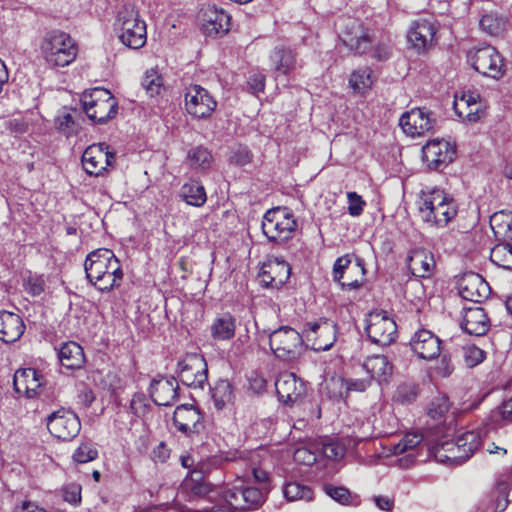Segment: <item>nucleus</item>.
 <instances>
[{
  "label": "nucleus",
  "instance_id": "nucleus-23",
  "mask_svg": "<svg viewBox=\"0 0 512 512\" xmlns=\"http://www.w3.org/2000/svg\"><path fill=\"white\" fill-rule=\"evenodd\" d=\"M458 291L464 300L480 303L488 298L490 287L481 275L469 272L458 281Z\"/></svg>",
  "mask_w": 512,
  "mask_h": 512
},
{
  "label": "nucleus",
  "instance_id": "nucleus-33",
  "mask_svg": "<svg viewBox=\"0 0 512 512\" xmlns=\"http://www.w3.org/2000/svg\"><path fill=\"white\" fill-rule=\"evenodd\" d=\"M480 96L474 92L463 93L460 97H455L454 109L457 115L470 122L479 119L481 105L479 103Z\"/></svg>",
  "mask_w": 512,
  "mask_h": 512
},
{
  "label": "nucleus",
  "instance_id": "nucleus-7",
  "mask_svg": "<svg viewBox=\"0 0 512 512\" xmlns=\"http://www.w3.org/2000/svg\"><path fill=\"white\" fill-rule=\"evenodd\" d=\"M269 344L274 355L286 361H294L305 350L302 335L289 326L274 330L269 335Z\"/></svg>",
  "mask_w": 512,
  "mask_h": 512
},
{
  "label": "nucleus",
  "instance_id": "nucleus-46",
  "mask_svg": "<svg viewBox=\"0 0 512 512\" xmlns=\"http://www.w3.org/2000/svg\"><path fill=\"white\" fill-rule=\"evenodd\" d=\"M325 392L330 399L341 400L347 398L346 378L332 376L325 381Z\"/></svg>",
  "mask_w": 512,
  "mask_h": 512
},
{
  "label": "nucleus",
  "instance_id": "nucleus-52",
  "mask_svg": "<svg viewBox=\"0 0 512 512\" xmlns=\"http://www.w3.org/2000/svg\"><path fill=\"white\" fill-rule=\"evenodd\" d=\"M98 456V451L88 443L81 444L74 452L73 459L78 463H87Z\"/></svg>",
  "mask_w": 512,
  "mask_h": 512
},
{
  "label": "nucleus",
  "instance_id": "nucleus-42",
  "mask_svg": "<svg viewBox=\"0 0 512 512\" xmlns=\"http://www.w3.org/2000/svg\"><path fill=\"white\" fill-rule=\"evenodd\" d=\"M372 84V70L368 67L359 68L350 75L349 86L356 93L364 94Z\"/></svg>",
  "mask_w": 512,
  "mask_h": 512
},
{
  "label": "nucleus",
  "instance_id": "nucleus-13",
  "mask_svg": "<svg viewBox=\"0 0 512 512\" xmlns=\"http://www.w3.org/2000/svg\"><path fill=\"white\" fill-rule=\"evenodd\" d=\"M468 59L472 67L482 75L497 79L504 72L502 57L490 45L471 50L468 54Z\"/></svg>",
  "mask_w": 512,
  "mask_h": 512
},
{
  "label": "nucleus",
  "instance_id": "nucleus-57",
  "mask_svg": "<svg viewBox=\"0 0 512 512\" xmlns=\"http://www.w3.org/2000/svg\"><path fill=\"white\" fill-rule=\"evenodd\" d=\"M323 455L330 460H339L345 455V448L337 442H326L322 445Z\"/></svg>",
  "mask_w": 512,
  "mask_h": 512
},
{
  "label": "nucleus",
  "instance_id": "nucleus-62",
  "mask_svg": "<svg viewBox=\"0 0 512 512\" xmlns=\"http://www.w3.org/2000/svg\"><path fill=\"white\" fill-rule=\"evenodd\" d=\"M294 459L301 464L312 465L316 462L317 457L316 454L311 452L309 449L301 447L296 449L294 452Z\"/></svg>",
  "mask_w": 512,
  "mask_h": 512
},
{
  "label": "nucleus",
  "instance_id": "nucleus-24",
  "mask_svg": "<svg viewBox=\"0 0 512 512\" xmlns=\"http://www.w3.org/2000/svg\"><path fill=\"white\" fill-rule=\"evenodd\" d=\"M412 352L420 359L432 360L441 352V340L431 331L421 329L415 332L409 342Z\"/></svg>",
  "mask_w": 512,
  "mask_h": 512
},
{
  "label": "nucleus",
  "instance_id": "nucleus-19",
  "mask_svg": "<svg viewBox=\"0 0 512 512\" xmlns=\"http://www.w3.org/2000/svg\"><path fill=\"white\" fill-rule=\"evenodd\" d=\"M224 500L234 509L249 510L264 502L263 492L256 487L233 486L223 492Z\"/></svg>",
  "mask_w": 512,
  "mask_h": 512
},
{
  "label": "nucleus",
  "instance_id": "nucleus-53",
  "mask_svg": "<svg viewBox=\"0 0 512 512\" xmlns=\"http://www.w3.org/2000/svg\"><path fill=\"white\" fill-rule=\"evenodd\" d=\"M464 359L468 367H474L481 363L485 358V353L482 349L474 345H467L463 347Z\"/></svg>",
  "mask_w": 512,
  "mask_h": 512
},
{
  "label": "nucleus",
  "instance_id": "nucleus-28",
  "mask_svg": "<svg viewBox=\"0 0 512 512\" xmlns=\"http://www.w3.org/2000/svg\"><path fill=\"white\" fill-rule=\"evenodd\" d=\"M407 266L413 276L428 278L433 274L436 265L432 253L423 248H416L408 255Z\"/></svg>",
  "mask_w": 512,
  "mask_h": 512
},
{
  "label": "nucleus",
  "instance_id": "nucleus-26",
  "mask_svg": "<svg viewBox=\"0 0 512 512\" xmlns=\"http://www.w3.org/2000/svg\"><path fill=\"white\" fill-rule=\"evenodd\" d=\"M290 274V265L275 258L263 265L259 277L264 286L278 289L288 281Z\"/></svg>",
  "mask_w": 512,
  "mask_h": 512
},
{
  "label": "nucleus",
  "instance_id": "nucleus-59",
  "mask_svg": "<svg viewBox=\"0 0 512 512\" xmlns=\"http://www.w3.org/2000/svg\"><path fill=\"white\" fill-rule=\"evenodd\" d=\"M370 385L369 378H346L347 396L350 392H364Z\"/></svg>",
  "mask_w": 512,
  "mask_h": 512
},
{
  "label": "nucleus",
  "instance_id": "nucleus-63",
  "mask_svg": "<svg viewBox=\"0 0 512 512\" xmlns=\"http://www.w3.org/2000/svg\"><path fill=\"white\" fill-rule=\"evenodd\" d=\"M191 493L195 496H204L210 492V486L204 481L192 478L187 484Z\"/></svg>",
  "mask_w": 512,
  "mask_h": 512
},
{
  "label": "nucleus",
  "instance_id": "nucleus-30",
  "mask_svg": "<svg viewBox=\"0 0 512 512\" xmlns=\"http://www.w3.org/2000/svg\"><path fill=\"white\" fill-rule=\"evenodd\" d=\"M25 331L22 318L13 312L0 311V340L4 343H14Z\"/></svg>",
  "mask_w": 512,
  "mask_h": 512
},
{
  "label": "nucleus",
  "instance_id": "nucleus-12",
  "mask_svg": "<svg viewBox=\"0 0 512 512\" xmlns=\"http://www.w3.org/2000/svg\"><path fill=\"white\" fill-rule=\"evenodd\" d=\"M46 425L51 435L63 441L72 440L81 429V422L77 414L65 408L48 415Z\"/></svg>",
  "mask_w": 512,
  "mask_h": 512
},
{
  "label": "nucleus",
  "instance_id": "nucleus-31",
  "mask_svg": "<svg viewBox=\"0 0 512 512\" xmlns=\"http://www.w3.org/2000/svg\"><path fill=\"white\" fill-rule=\"evenodd\" d=\"M432 452L438 462L448 465H460L469 459L456 440L438 443Z\"/></svg>",
  "mask_w": 512,
  "mask_h": 512
},
{
  "label": "nucleus",
  "instance_id": "nucleus-38",
  "mask_svg": "<svg viewBox=\"0 0 512 512\" xmlns=\"http://www.w3.org/2000/svg\"><path fill=\"white\" fill-rule=\"evenodd\" d=\"M235 319L230 314H224L214 320L211 325V335L215 340H229L235 335Z\"/></svg>",
  "mask_w": 512,
  "mask_h": 512
},
{
  "label": "nucleus",
  "instance_id": "nucleus-47",
  "mask_svg": "<svg viewBox=\"0 0 512 512\" xmlns=\"http://www.w3.org/2000/svg\"><path fill=\"white\" fill-rule=\"evenodd\" d=\"M284 496L288 501L304 500L308 502L313 499V491L298 482H290L284 487Z\"/></svg>",
  "mask_w": 512,
  "mask_h": 512
},
{
  "label": "nucleus",
  "instance_id": "nucleus-27",
  "mask_svg": "<svg viewBox=\"0 0 512 512\" xmlns=\"http://www.w3.org/2000/svg\"><path fill=\"white\" fill-rule=\"evenodd\" d=\"M461 328L469 335L482 336L490 327V320L480 306L465 307L463 309Z\"/></svg>",
  "mask_w": 512,
  "mask_h": 512
},
{
  "label": "nucleus",
  "instance_id": "nucleus-49",
  "mask_svg": "<svg viewBox=\"0 0 512 512\" xmlns=\"http://www.w3.org/2000/svg\"><path fill=\"white\" fill-rule=\"evenodd\" d=\"M423 441V436L419 433H407L395 446L394 454L399 455L407 453L416 448Z\"/></svg>",
  "mask_w": 512,
  "mask_h": 512
},
{
  "label": "nucleus",
  "instance_id": "nucleus-36",
  "mask_svg": "<svg viewBox=\"0 0 512 512\" xmlns=\"http://www.w3.org/2000/svg\"><path fill=\"white\" fill-rule=\"evenodd\" d=\"M60 363L68 369L81 368L85 362L83 348L74 341L63 343L58 351Z\"/></svg>",
  "mask_w": 512,
  "mask_h": 512
},
{
  "label": "nucleus",
  "instance_id": "nucleus-50",
  "mask_svg": "<svg viewBox=\"0 0 512 512\" xmlns=\"http://www.w3.org/2000/svg\"><path fill=\"white\" fill-rule=\"evenodd\" d=\"M142 86L150 96H154L160 92L162 86L161 77L155 70H149L142 79Z\"/></svg>",
  "mask_w": 512,
  "mask_h": 512
},
{
  "label": "nucleus",
  "instance_id": "nucleus-2",
  "mask_svg": "<svg viewBox=\"0 0 512 512\" xmlns=\"http://www.w3.org/2000/svg\"><path fill=\"white\" fill-rule=\"evenodd\" d=\"M458 212L455 200L440 189L423 192L419 203L421 219L438 227L446 226Z\"/></svg>",
  "mask_w": 512,
  "mask_h": 512
},
{
  "label": "nucleus",
  "instance_id": "nucleus-34",
  "mask_svg": "<svg viewBox=\"0 0 512 512\" xmlns=\"http://www.w3.org/2000/svg\"><path fill=\"white\" fill-rule=\"evenodd\" d=\"M40 374L33 368L18 370L14 374L13 384L17 393H24L31 398L37 394L40 387Z\"/></svg>",
  "mask_w": 512,
  "mask_h": 512
},
{
  "label": "nucleus",
  "instance_id": "nucleus-43",
  "mask_svg": "<svg viewBox=\"0 0 512 512\" xmlns=\"http://www.w3.org/2000/svg\"><path fill=\"white\" fill-rule=\"evenodd\" d=\"M187 160L192 168L205 170L211 166L213 157L208 149L198 146L189 150Z\"/></svg>",
  "mask_w": 512,
  "mask_h": 512
},
{
  "label": "nucleus",
  "instance_id": "nucleus-64",
  "mask_svg": "<svg viewBox=\"0 0 512 512\" xmlns=\"http://www.w3.org/2000/svg\"><path fill=\"white\" fill-rule=\"evenodd\" d=\"M248 85L253 94L262 92L265 88V76L258 73L250 76Z\"/></svg>",
  "mask_w": 512,
  "mask_h": 512
},
{
  "label": "nucleus",
  "instance_id": "nucleus-21",
  "mask_svg": "<svg viewBox=\"0 0 512 512\" xmlns=\"http://www.w3.org/2000/svg\"><path fill=\"white\" fill-rule=\"evenodd\" d=\"M399 124L408 136L419 137L433 129L435 119L424 109L414 108L401 116Z\"/></svg>",
  "mask_w": 512,
  "mask_h": 512
},
{
  "label": "nucleus",
  "instance_id": "nucleus-18",
  "mask_svg": "<svg viewBox=\"0 0 512 512\" xmlns=\"http://www.w3.org/2000/svg\"><path fill=\"white\" fill-rule=\"evenodd\" d=\"M105 143L92 144L82 155V165L89 175L99 176L113 164L115 154L108 150Z\"/></svg>",
  "mask_w": 512,
  "mask_h": 512
},
{
  "label": "nucleus",
  "instance_id": "nucleus-37",
  "mask_svg": "<svg viewBox=\"0 0 512 512\" xmlns=\"http://www.w3.org/2000/svg\"><path fill=\"white\" fill-rule=\"evenodd\" d=\"M482 32L492 37H501L507 29V19L497 13L484 14L479 20Z\"/></svg>",
  "mask_w": 512,
  "mask_h": 512
},
{
  "label": "nucleus",
  "instance_id": "nucleus-56",
  "mask_svg": "<svg viewBox=\"0 0 512 512\" xmlns=\"http://www.w3.org/2000/svg\"><path fill=\"white\" fill-rule=\"evenodd\" d=\"M25 290L32 296H39L45 290V280L41 275H31L25 283Z\"/></svg>",
  "mask_w": 512,
  "mask_h": 512
},
{
  "label": "nucleus",
  "instance_id": "nucleus-1",
  "mask_svg": "<svg viewBox=\"0 0 512 512\" xmlns=\"http://www.w3.org/2000/svg\"><path fill=\"white\" fill-rule=\"evenodd\" d=\"M86 277L100 291L118 287L123 278L119 260L109 249H97L89 253L84 263Z\"/></svg>",
  "mask_w": 512,
  "mask_h": 512
},
{
  "label": "nucleus",
  "instance_id": "nucleus-39",
  "mask_svg": "<svg viewBox=\"0 0 512 512\" xmlns=\"http://www.w3.org/2000/svg\"><path fill=\"white\" fill-rule=\"evenodd\" d=\"M79 116L80 114L76 110L70 112L64 108L56 117L55 125L66 136L76 134L80 129V123L77 119Z\"/></svg>",
  "mask_w": 512,
  "mask_h": 512
},
{
  "label": "nucleus",
  "instance_id": "nucleus-51",
  "mask_svg": "<svg viewBox=\"0 0 512 512\" xmlns=\"http://www.w3.org/2000/svg\"><path fill=\"white\" fill-rule=\"evenodd\" d=\"M325 492L332 499L339 502L342 505H350L352 504V495L351 492L345 487H336L333 485H326Z\"/></svg>",
  "mask_w": 512,
  "mask_h": 512
},
{
  "label": "nucleus",
  "instance_id": "nucleus-8",
  "mask_svg": "<svg viewBox=\"0 0 512 512\" xmlns=\"http://www.w3.org/2000/svg\"><path fill=\"white\" fill-rule=\"evenodd\" d=\"M339 38L343 45L355 54H364L372 44V37L359 20L354 18H342L338 23Z\"/></svg>",
  "mask_w": 512,
  "mask_h": 512
},
{
  "label": "nucleus",
  "instance_id": "nucleus-41",
  "mask_svg": "<svg viewBox=\"0 0 512 512\" xmlns=\"http://www.w3.org/2000/svg\"><path fill=\"white\" fill-rule=\"evenodd\" d=\"M490 260L498 267L512 270V244L508 242L496 244L490 251Z\"/></svg>",
  "mask_w": 512,
  "mask_h": 512
},
{
  "label": "nucleus",
  "instance_id": "nucleus-58",
  "mask_svg": "<svg viewBox=\"0 0 512 512\" xmlns=\"http://www.w3.org/2000/svg\"><path fill=\"white\" fill-rule=\"evenodd\" d=\"M348 212L351 216H360L363 212L365 202L362 200V197L358 195L356 192H348Z\"/></svg>",
  "mask_w": 512,
  "mask_h": 512
},
{
  "label": "nucleus",
  "instance_id": "nucleus-40",
  "mask_svg": "<svg viewBox=\"0 0 512 512\" xmlns=\"http://www.w3.org/2000/svg\"><path fill=\"white\" fill-rule=\"evenodd\" d=\"M181 195L189 205L200 207L207 200L204 186L197 181H190L183 185Z\"/></svg>",
  "mask_w": 512,
  "mask_h": 512
},
{
  "label": "nucleus",
  "instance_id": "nucleus-11",
  "mask_svg": "<svg viewBox=\"0 0 512 512\" xmlns=\"http://www.w3.org/2000/svg\"><path fill=\"white\" fill-rule=\"evenodd\" d=\"M366 333L371 342L387 346L397 337V325L386 311H374L367 317Z\"/></svg>",
  "mask_w": 512,
  "mask_h": 512
},
{
  "label": "nucleus",
  "instance_id": "nucleus-55",
  "mask_svg": "<svg viewBox=\"0 0 512 512\" xmlns=\"http://www.w3.org/2000/svg\"><path fill=\"white\" fill-rule=\"evenodd\" d=\"M512 219L511 214L504 213L503 211L494 213L490 218V226L497 237L503 234L504 228L508 227L509 220Z\"/></svg>",
  "mask_w": 512,
  "mask_h": 512
},
{
  "label": "nucleus",
  "instance_id": "nucleus-10",
  "mask_svg": "<svg viewBox=\"0 0 512 512\" xmlns=\"http://www.w3.org/2000/svg\"><path fill=\"white\" fill-rule=\"evenodd\" d=\"M178 377L182 384L203 389L208 380V368L204 357L197 353L187 354L178 362Z\"/></svg>",
  "mask_w": 512,
  "mask_h": 512
},
{
  "label": "nucleus",
  "instance_id": "nucleus-45",
  "mask_svg": "<svg viewBox=\"0 0 512 512\" xmlns=\"http://www.w3.org/2000/svg\"><path fill=\"white\" fill-rule=\"evenodd\" d=\"M418 386L412 382H404L397 386L393 401L402 405L411 404L418 396Z\"/></svg>",
  "mask_w": 512,
  "mask_h": 512
},
{
  "label": "nucleus",
  "instance_id": "nucleus-17",
  "mask_svg": "<svg viewBox=\"0 0 512 512\" xmlns=\"http://www.w3.org/2000/svg\"><path fill=\"white\" fill-rule=\"evenodd\" d=\"M455 155V145L444 139H433L422 148V159L431 170L446 167Z\"/></svg>",
  "mask_w": 512,
  "mask_h": 512
},
{
  "label": "nucleus",
  "instance_id": "nucleus-35",
  "mask_svg": "<svg viewBox=\"0 0 512 512\" xmlns=\"http://www.w3.org/2000/svg\"><path fill=\"white\" fill-rule=\"evenodd\" d=\"M270 60L276 74L288 75L296 68L295 53L284 46L275 47L270 54Z\"/></svg>",
  "mask_w": 512,
  "mask_h": 512
},
{
  "label": "nucleus",
  "instance_id": "nucleus-15",
  "mask_svg": "<svg viewBox=\"0 0 512 512\" xmlns=\"http://www.w3.org/2000/svg\"><path fill=\"white\" fill-rule=\"evenodd\" d=\"M217 107L213 96L200 85H190L185 92L186 111L194 118H208Z\"/></svg>",
  "mask_w": 512,
  "mask_h": 512
},
{
  "label": "nucleus",
  "instance_id": "nucleus-16",
  "mask_svg": "<svg viewBox=\"0 0 512 512\" xmlns=\"http://www.w3.org/2000/svg\"><path fill=\"white\" fill-rule=\"evenodd\" d=\"M230 15L215 5H206L198 14L202 32L209 37H221L230 29Z\"/></svg>",
  "mask_w": 512,
  "mask_h": 512
},
{
  "label": "nucleus",
  "instance_id": "nucleus-44",
  "mask_svg": "<svg viewBox=\"0 0 512 512\" xmlns=\"http://www.w3.org/2000/svg\"><path fill=\"white\" fill-rule=\"evenodd\" d=\"M455 440L457 441L458 446L468 454V458H470L481 446V434L479 431H466L458 435Z\"/></svg>",
  "mask_w": 512,
  "mask_h": 512
},
{
  "label": "nucleus",
  "instance_id": "nucleus-3",
  "mask_svg": "<svg viewBox=\"0 0 512 512\" xmlns=\"http://www.w3.org/2000/svg\"><path fill=\"white\" fill-rule=\"evenodd\" d=\"M40 48L45 61L53 67L69 65L78 53L76 42L71 36L58 30L47 33Z\"/></svg>",
  "mask_w": 512,
  "mask_h": 512
},
{
  "label": "nucleus",
  "instance_id": "nucleus-60",
  "mask_svg": "<svg viewBox=\"0 0 512 512\" xmlns=\"http://www.w3.org/2000/svg\"><path fill=\"white\" fill-rule=\"evenodd\" d=\"M62 495L64 501L77 504L81 501V487L76 484L67 485L63 488Z\"/></svg>",
  "mask_w": 512,
  "mask_h": 512
},
{
  "label": "nucleus",
  "instance_id": "nucleus-6",
  "mask_svg": "<svg viewBox=\"0 0 512 512\" xmlns=\"http://www.w3.org/2000/svg\"><path fill=\"white\" fill-rule=\"evenodd\" d=\"M87 117L95 123L103 124L117 114L118 103L110 91L95 88L85 93L81 99Z\"/></svg>",
  "mask_w": 512,
  "mask_h": 512
},
{
  "label": "nucleus",
  "instance_id": "nucleus-9",
  "mask_svg": "<svg viewBox=\"0 0 512 512\" xmlns=\"http://www.w3.org/2000/svg\"><path fill=\"white\" fill-rule=\"evenodd\" d=\"M333 277L342 287L359 288L365 279L363 260L359 257L352 259L350 255L339 257L334 263Z\"/></svg>",
  "mask_w": 512,
  "mask_h": 512
},
{
  "label": "nucleus",
  "instance_id": "nucleus-20",
  "mask_svg": "<svg viewBox=\"0 0 512 512\" xmlns=\"http://www.w3.org/2000/svg\"><path fill=\"white\" fill-rule=\"evenodd\" d=\"M275 388L281 402L292 405L306 395V383L292 372L280 373Z\"/></svg>",
  "mask_w": 512,
  "mask_h": 512
},
{
  "label": "nucleus",
  "instance_id": "nucleus-32",
  "mask_svg": "<svg viewBox=\"0 0 512 512\" xmlns=\"http://www.w3.org/2000/svg\"><path fill=\"white\" fill-rule=\"evenodd\" d=\"M363 367L370 374L369 379H374L379 384L388 383L393 374V365L385 355L368 357Z\"/></svg>",
  "mask_w": 512,
  "mask_h": 512
},
{
  "label": "nucleus",
  "instance_id": "nucleus-14",
  "mask_svg": "<svg viewBox=\"0 0 512 512\" xmlns=\"http://www.w3.org/2000/svg\"><path fill=\"white\" fill-rule=\"evenodd\" d=\"M304 335L315 351L329 350L337 336V325L328 319L308 322L305 325Z\"/></svg>",
  "mask_w": 512,
  "mask_h": 512
},
{
  "label": "nucleus",
  "instance_id": "nucleus-61",
  "mask_svg": "<svg viewBox=\"0 0 512 512\" xmlns=\"http://www.w3.org/2000/svg\"><path fill=\"white\" fill-rule=\"evenodd\" d=\"M130 407L134 414L138 416L145 415L148 410L146 396L141 393L135 394L131 400Z\"/></svg>",
  "mask_w": 512,
  "mask_h": 512
},
{
  "label": "nucleus",
  "instance_id": "nucleus-4",
  "mask_svg": "<svg viewBox=\"0 0 512 512\" xmlns=\"http://www.w3.org/2000/svg\"><path fill=\"white\" fill-rule=\"evenodd\" d=\"M261 227L269 242L284 244L294 236L297 221L289 208L278 206L265 212Z\"/></svg>",
  "mask_w": 512,
  "mask_h": 512
},
{
  "label": "nucleus",
  "instance_id": "nucleus-22",
  "mask_svg": "<svg viewBox=\"0 0 512 512\" xmlns=\"http://www.w3.org/2000/svg\"><path fill=\"white\" fill-rule=\"evenodd\" d=\"M173 423L178 431L187 436L199 434L204 429L200 411L191 404H182L176 407Z\"/></svg>",
  "mask_w": 512,
  "mask_h": 512
},
{
  "label": "nucleus",
  "instance_id": "nucleus-25",
  "mask_svg": "<svg viewBox=\"0 0 512 512\" xmlns=\"http://www.w3.org/2000/svg\"><path fill=\"white\" fill-rule=\"evenodd\" d=\"M436 34V27L431 19L419 18L412 22L407 33L408 41L418 51L431 47Z\"/></svg>",
  "mask_w": 512,
  "mask_h": 512
},
{
  "label": "nucleus",
  "instance_id": "nucleus-5",
  "mask_svg": "<svg viewBox=\"0 0 512 512\" xmlns=\"http://www.w3.org/2000/svg\"><path fill=\"white\" fill-rule=\"evenodd\" d=\"M116 25L120 31L121 42L131 48L143 47L147 40L146 24L140 20L138 12L132 5H124L118 11Z\"/></svg>",
  "mask_w": 512,
  "mask_h": 512
},
{
  "label": "nucleus",
  "instance_id": "nucleus-48",
  "mask_svg": "<svg viewBox=\"0 0 512 512\" xmlns=\"http://www.w3.org/2000/svg\"><path fill=\"white\" fill-rule=\"evenodd\" d=\"M211 394L215 406L222 409L232 400V386L227 380H221L211 389Z\"/></svg>",
  "mask_w": 512,
  "mask_h": 512
},
{
  "label": "nucleus",
  "instance_id": "nucleus-29",
  "mask_svg": "<svg viewBox=\"0 0 512 512\" xmlns=\"http://www.w3.org/2000/svg\"><path fill=\"white\" fill-rule=\"evenodd\" d=\"M150 396L158 406L172 405L178 399L176 379H154L150 385Z\"/></svg>",
  "mask_w": 512,
  "mask_h": 512
},
{
  "label": "nucleus",
  "instance_id": "nucleus-54",
  "mask_svg": "<svg viewBox=\"0 0 512 512\" xmlns=\"http://www.w3.org/2000/svg\"><path fill=\"white\" fill-rule=\"evenodd\" d=\"M450 404L445 397L435 398L428 409V415L433 419H440L445 413L448 412Z\"/></svg>",
  "mask_w": 512,
  "mask_h": 512
}]
</instances>
